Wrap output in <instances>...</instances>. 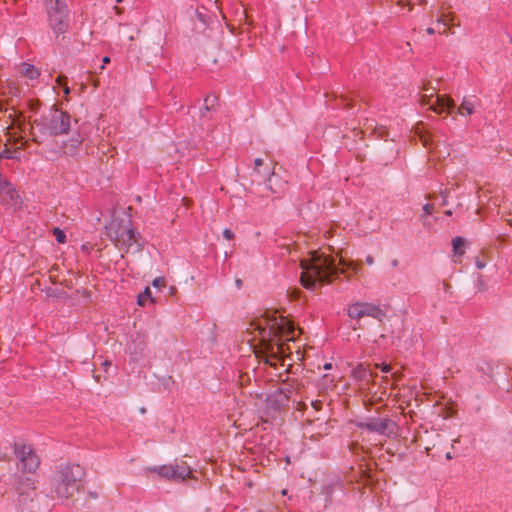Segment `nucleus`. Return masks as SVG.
Masks as SVG:
<instances>
[{
	"label": "nucleus",
	"instance_id": "f257e3e1",
	"mask_svg": "<svg viewBox=\"0 0 512 512\" xmlns=\"http://www.w3.org/2000/svg\"><path fill=\"white\" fill-rule=\"evenodd\" d=\"M265 326L259 325L263 351L266 354L264 362L273 366L272 359H283L285 356L284 341L293 340L294 325L282 315L266 314Z\"/></svg>",
	"mask_w": 512,
	"mask_h": 512
},
{
	"label": "nucleus",
	"instance_id": "f03ea898",
	"mask_svg": "<svg viewBox=\"0 0 512 512\" xmlns=\"http://www.w3.org/2000/svg\"><path fill=\"white\" fill-rule=\"evenodd\" d=\"M301 268L303 271L300 282L304 288L309 290H314L318 283H331L334 278L344 273L331 256H314L309 261H302Z\"/></svg>",
	"mask_w": 512,
	"mask_h": 512
},
{
	"label": "nucleus",
	"instance_id": "7ed1b4c3",
	"mask_svg": "<svg viewBox=\"0 0 512 512\" xmlns=\"http://www.w3.org/2000/svg\"><path fill=\"white\" fill-rule=\"evenodd\" d=\"M106 233L115 247L125 254L129 253L132 247H134L135 252H140L144 249L142 236L132 225L131 220H128V225H125L122 220L111 221L106 226Z\"/></svg>",
	"mask_w": 512,
	"mask_h": 512
},
{
	"label": "nucleus",
	"instance_id": "20e7f679",
	"mask_svg": "<svg viewBox=\"0 0 512 512\" xmlns=\"http://www.w3.org/2000/svg\"><path fill=\"white\" fill-rule=\"evenodd\" d=\"M85 469L79 464H61L53 479L54 492L58 498L69 499L80 488Z\"/></svg>",
	"mask_w": 512,
	"mask_h": 512
},
{
	"label": "nucleus",
	"instance_id": "39448f33",
	"mask_svg": "<svg viewBox=\"0 0 512 512\" xmlns=\"http://www.w3.org/2000/svg\"><path fill=\"white\" fill-rule=\"evenodd\" d=\"M33 124L39 128L41 134L53 137L65 135L71 128V115L53 105L39 119H35Z\"/></svg>",
	"mask_w": 512,
	"mask_h": 512
},
{
	"label": "nucleus",
	"instance_id": "423d86ee",
	"mask_svg": "<svg viewBox=\"0 0 512 512\" xmlns=\"http://www.w3.org/2000/svg\"><path fill=\"white\" fill-rule=\"evenodd\" d=\"M49 25L56 34L65 33L69 28V10L65 2L56 0L47 9Z\"/></svg>",
	"mask_w": 512,
	"mask_h": 512
},
{
	"label": "nucleus",
	"instance_id": "0eeeda50",
	"mask_svg": "<svg viewBox=\"0 0 512 512\" xmlns=\"http://www.w3.org/2000/svg\"><path fill=\"white\" fill-rule=\"evenodd\" d=\"M12 487L20 505L32 502L37 496L35 480L30 476L15 474L12 478Z\"/></svg>",
	"mask_w": 512,
	"mask_h": 512
},
{
	"label": "nucleus",
	"instance_id": "6e6552de",
	"mask_svg": "<svg viewBox=\"0 0 512 512\" xmlns=\"http://www.w3.org/2000/svg\"><path fill=\"white\" fill-rule=\"evenodd\" d=\"M14 454L21 464V470L25 473H34L39 468L40 459L30 445L15 442L13 444Z\"/></svg>",
	"mask_w": 512,
	"mask_h": 512
},
{
	"label": "nucleus",
	"instance_id": "1a4fd4ad",
	"mask_svg": "<svg viewBox=\"0 0 512 512\" xmlns=\"http://www.w3.org/2000/svg\"><path fill=\"white\" fill-rule=\"evenodd\" d=\"M356 427L391 437L395 434L396 423L389 418L369 417L366 421L357 422Z\"/></svg>",
	"mask_w": 512,
	"mask_h": 512
},
{
	"label": "nucleus",
	"instance_id": "9d476101",
	"mask_svg": "<svg viewBox=\"0 0 512 512\" xmlns=\"http://www.w3.org/2000/svg\"><path fill=\"white\" fill-rule=\"evenodd\" d=\"M153 472H157L160 477L166 480L183 481L190 477L192 470L186 464L181 462L175 465H162L158 468H153Z\"/></svg>",
	"mask_w": 512,
	"mask_h": 512
},
{
	"label": "nucleus",
	"instance_id": "9b49d317",
	"mask_svg": "<svg viewBox=\"0 0 512 512\" xmlns=\"http://www.w3.org/2000/svg\"><path fill=\"white\" fill-rule=\"evenodd\" d=\"M290 401V390L288 388H278L267 397V408L273 412H280L288 405Z\"/></svg>",
	"mask_w": 512,
	"mask_h": 512
},
{
	"label": "nucleus",
	"instance_id": "f8f14e48",
	"mask_svg": "<svg viewBox=\"0 0 512 512\" xmlns=\"http://www.w3.org/2000/svg\"><path fill=\"white\" fill-rule=\"evenodd\" d=\"M146 349V336L141 333H135V335L132 337L131 343L128 344V350L130 352L131 358L134 361L142 359L145 356Z\"/></svg>",
	"mask_w": 512,
	"mask_h": 512
},
{
	"label": "nucleus",
	"instance_id": "ddd939ff",
	"mask_svg": "<svg viewBox=\"0 0 512 512\" xmlns=\"http://www.w3.org/2000/svg\"><path fill=\"white\" fill-rule=\"evenodd\" d=\"M377 376V374L373 373L367 365L363 363H359L353 370H352V377L353 379L358 382L359 384L369 385L373 382L374 378Z\"/></svg>",
	"mask_w": 512,
	"mask_h": 512
},
{
	"label": "nucleus",
	"instance_id": "4468645a",
	"mask_svg": "<svg viewBox=\"0 0 512 512\" xmlns=\"http://www.w3.org/2000/svg\"><path fill=\"white\" fill-rule=\"evenodd\" d=\"M430 109L438 114H441L445 111L450 114L455 109V103L449 96L436 95V101L431 105Z\"/></svg>",
	"mask_w": 512,
	"mask_h": 512
},
{
	"label": "nucleus",
	"instance_id": "2eb2a0df",
	"mask_svg": "<svg viewBox=\"0 0 512 512\" xmlns=\"http://www.w3.org/2000/svg\"><path fill=\"white\" fill-rule=\"evenodd\" d=\"M84 138L78 133L77 136L70 138L63 143L64 153L69 156L77 154L80 146L82 145Z\"/></svg>",
	"mask_w": 512,
	"mask_h": 512
},
{
	"label": "nucleus",
	"instance_id": "dca6fc26",
	"mask_svg": "<svg viewBox=\"0 0 512 512\" xmlns=\"http://www.w3.org/2000/svg\"><path fill=\"white\" fill-rule=\"evenodd\" d=\"M364 308V316H369L381 321L384 317H386V313L383 309H381L378 305L373 303L363 302Z\"/></svg>",
	"mask_w": 512,
	"mask_h": 512
},
{
	"label": "nucleus",
	"instance_id": "f3484780",
	"mask_svg": "<svg viewBox=\"0 0 512 512\" xmlns=\"http://www.w3.org/2000/svg\"><path fill=\"white\" fill-rule=\"evenodd\" d=\"M20 74L23 77H26L30 80L37 79L40 76V72L38 69L33 65L29 63H22L20 68Z\"/></svg>",
	"mask_w": 512,
	"mask_h": 512
},
{
	"label": "nucleus",
	"instance_id": "a211bd4d",
	"mask_svg": "<svg viewBox=\"0 0 512 512\" xmlns=\"http://www.w3.org/2000/svg\"><path fill=\"white\" fill-rule=\"evenodd\" d=\"M363 302H356L349 306L348 308V316L352 319H360L365 317L364 316V308Z\"/></svg>",
	"mask_w": 512,
	"mask_h": 512
},
{
	"label": "nucleus",
	"instance_id": "6ab92c4d",
	"mask_svg": "<svg viewBox=\"0 0 512 512\" xmlns=\"http://www.w3.org/2000/svg\"><path fill=\"white\" fill-rule=\"evenodd\" d=\"M218 103V97L216 95H208L204 99V107L201 109V117L206 116V112H209L215 108Z\"/></svg>",
	"mask_w": 512,
	"mask_h": 512
},
{
	"label": "nucleus",
	"instance_id": "aec40b11",
	"mask_svg": "<svg viewBox=\"0 0 512 512\" xmlns=\"http://www.w3.org/2000/svg\"><path fill=\"white\" fill-rule=\"evenodd\" d=\"M150 301L152 303L155 302V300L152 297V292L149 287H146L142 293H140L137 297V303L139 306H146L147 302Z\"/></svg>",
	"mask_w": 512,
	"mask_h": 512
},
{
	"label": "nucleus",
	"instance_id": "412c9836",
	"mask_svg": "<svg viewBox=\"0 0 512 512\" xmlns=\"http://www.w3.org/2000/svg\"><path fill=\"white\" fill-rule=\"evenodd\" d=\"M465 245V239L457 236L452 240V247L455 256H462L464 254L463 247Z\"/></svg>",
	"mask_w": 512,
	"mask_h": 512
},
{
	"label": "nucleus",
	"instance_id": "4be33fe9",
	"mask_svg": "<svg viewBox=\"0 0 512 512\" xmlns=\"http://www.w3.org/2000/svg\"><path fill=\"white\" fill-rule=\"evenodd\" d=\"M474 112V104L468 100L464 99L457 110V113L460 115H471Z\"/></svg>",
	"mask_w": 512,
	"mask_h": 512
},
{
	"label": "nucleus",
	"instance_id": "5701e85b",
	"mask_svg": "<svg viewBox=\"0 0 512 512\" xmlns=\"http://www.w3.org/2000/svg\"><path fill=\"white\" fill-rule=\"evenodd\" d=\"M282 386L280 388H288L290 390V394L293 390L298 389L299 382L296 378L286 377L285 379H281Z\"/></svg>",
	"mask_w": 512,
	"mask_h": 512
},
{
	"label": "nucleus",
	"instance_id": "b1692460",
	"mask_svg": "<svg viewBox=\"0 0 512 512\" xmlns=\"http://www.w3.org/2000/svg\"><path fill=\"white\" fill-rule=\"evenodd\" d=\"M373 133L375 134L376 138L387 140L389 132L387 128L383 125L376 126L373 130Z\"/></svg>",
	"mask_w": 512,
	"mask_h": 512
},
{
	"label": "nucleus",
	"instance_id": "393cba45",
	"mask_svg": "<svg viewBox=\"0 0 512 512\" xmlns=\"http://www.w3.org/2000/svg\"><path fill=\"white\" fill-rule=\"evenodd\" d=\"M353 102H354V100L352 98H350L349 96L341 95L337 105L341 106L343 108L351 109L352 107H354Z\"/></svg>",
	"mask_w": 512,
	"mask_h": 512
},
{
	"label": "nucleus",
	"instance_id": "a878e982",
	"mask_svg": "<svg viewBox=\"0 0 512 512\" xmlns=\"http://www.w3.org/2000/svg\"><path fill=\"white\" fill-rule=\"evenodd\" d=\"M52 233L55 236V239L58 243L64 244L66 242L67 237H66L65 232L62 229L55 227V228H53Z\"/></svg>",
	"mask_w": 512,
	"mask_h": 512
},
{
	"label": "nucleus",
	"instance_id": "bb28decb",
	"mask_svg": "<svg viewBox=\"0 0 512 512\" xmlns=\"http://www.w3.org/2000/svg\"><path fill=\"white\" fill-rule=\"evenodd\" d=\"M0 158H4V159H14L15 158V155H14V152L9 149V148H5L3 149L1 152H0Z\"/></svg>",
	"mask_w": 512,
	"mask_h": 512
},
{
	"label": "nucleus",
	"instance_id": "cd10ccee",
	"mask_svg": "<svg viewBox=\"0 0 512 512\" xmlns=\"http://www.w3.org/2000/svg\"><path fill=\"white\" fill-rule=\"evenodd\" d=\"M152 285L157 288L164 287L166 285V280L164 277H157L153 280Z\"/></svg>",
	"mask_w": 512,
	"mask_h": 512
},
{
	"label": "nucleus",
	"instance_id": "c85d7f7f",
	"mask_svg": "<svg viewBox=\"0 0 512 512\" xmlns=\"http://www.w3.org/2000/svg\"><path fill=\"white\" fill-rule=\"evenodd\" d=\"M445 17H446V16L439 17V18L437 19V22H438V23H441V24H443V25H445V26H446V25H448V23H450V22H452V21L454 20V15H452V14H449V15H448V17H449V19H448V20H447Z\"/></svg>",
	"mask_w": 512,
	"mask_h": 512
},
{
	"label": "nucleus",
	"instance_id": "c756f323",
	"mask_svg": "<svg viewBox=\"0 0 512 512\" xmlns=\"http://www.w3.org/2000/svg\"><path fill=\"white\" fill-rule=\"evenodd\" d=\"M376 368H379L383 373H389L391 371V366L386 363L376 364Z\"/></svg>",
	"mask_w": 512,
	"mask_h": 512
},
{
	"label": "nucleus",
	"instance_id": "7c9ffc66",
	"mask_svg": "<svg viewBox=\"0 0 512 512\" xmlns=\"http://www.w3.org/2000/svg\"><path fill=\"white\" fill-rule=\"evenodd\" d=\"M433 210H434L433 204L427 203L423 206V212H424V215H426V216L432 214Z\"/></svg>",
	"mask_w": 512,
	"mask_h": 512
},
{
	"label": "nucleus",
	"instance_id": "2f4dec72",
	"mask_svg": "<svg viewBox=\"0 0 512 512\" xmlns=\"http://www.w3.org/2000/svg\"><path fill=\"white\" fill-rule=\"evenodd\" d=\"M56 83L61 86V87H64L65 84H67V77L64 76V75H59L57 78H56Z\"/></svg>",
	"mask_w": 512,
	"mask_h": 512
},
{
	"label": "nucleus",
	"instance_id": "473e14b6",
	"mask_svg": "<svg viewBox=\"0 0 512 512\" xmlns=\"http://www.w3.org/2000/svg\"><path fill=\"white\" fill-rule=\"evenodd\" d=\"M222 234L227 240H232L234 238V233L230 229H224Z\"/></svg>",
	"mask_w": 512,
	"mask_h": 512
},
{
	"label": "nucleus",
	"instance_id": "72a5a7b5",
	"mask_svg": "<svg viewBox=\"0 0 512 512\" xmlns=\"http://www.w3.org/2000/svg\"><path fill=\"white\" fill-rule=\"evenodd\" d=\"M263 165V160L261 158H256L254 160V170L258 172V168Z\"/></svg>",
	"mask_w": 512,
	"mask_h": 512
},
{
	"label": "nucleus",
	"instance_id": "f704fd0d",
	"mask_svg": "<svg viewBox=\"0 0 512 512\" xmlns=\"http://www.w3.org/2000/svg\"><path fill=\"white\" fill-rule=\"evenodd\" d=\"M312 405H313V407H314L316 410H320V409H321V407H322V402H321V401H319V400H316V401H313V402H312Z\"/></svg>",
	"mask_w": 512,
	"mask_h": 512
},
{
	"label": "nucleus",
	"instance_id": "c9c22d12",
	"mask_svg": "<svg viewBox=\"0 0 512 512\" xmlns=\"http://www.w3.org/2000/svg\"><path fill=\"white\" fill-rule=\"evenodd\" d=\"M365 262L368 264V265H372L374 263V258L372 255H367L366 256V259H365Z\"/></svg>",
	"mask_w": 512,
	"mask_h": 512
},
{
	"label": "nucleus",
	"instance_id": "e433bc0d",
	"mask_svg": "<svg viewBox=\"0 0 512 512\" xmlns=\"http://www.w3.org/2000/svg\"><path fill=\"white\" fill-rule=\"evenodd\" d=\"M475 264L478 269H483L485 267V263L480 261L479 259H476Z\"/></svg>",
	"mask_w": 512,
	"mask_h": 512
},
{
	"label": "nucleus",
	"instance_id": "4c0bfd02",
	"mask_svg": "<svg viewBox=\"0 0 512 512\" xmlns=\"http://www.w3.org/2000/svg\"><path fill=\"white\" fill-rule=\"evenodd\" d=\"M102 366H103L104 371H107V369L111 366V362H110V361H108V360H105V361L102 363Z\"/></svg>",
	"mask_w": 512,
	"mask_h": 512
},
{
	"label": "nucleus",
	"instance_id": "58836bf2",
	"mask_svg": "<svg viewBox=\"0 0 512 512\" xmlns=\"http://www.w3.org/2000/svg\"><path fill=\"white\" fill-rule=\"evenodd\" d=\"M62 88H63V92L65 95H68L70 93V88L68 87L67 84H65L64 87H62Z\"/></svg>",
	"mask_w": 512,
	"mask_h": 512
},
{
	"label": "nucleus",
	"instance_id": "ea45409f",
	"mask_svg": "<svg viewBox=\"0 0 512 512\" xmlns=\"http://www.w3.org/2000/svg\"><path fill=\"white\" fill-rule=\"evenodd\" d=\"M89 497L93 498V499H96L98 497V494L97 492H93V491H90L88 493Z\"/></svg>",
	"mask_w": 512,
	"mask_h": 512
},
{
	"label": "nucleus",
	"instance_id": "a19ab883",
	"mask_svg": "<svg viewBox=\"0 0 512 512\" xmlns=\"http://www.w3.org/2000/svg\"><path fill=\"white\" fill-rule=\"evenodd\" d=\"M93 377H94V379H95V381H96V382L101 383V376H100V375H98V374H93Z\"/></svg>",
	"mask_w": 512,
	"mask_h": 512
},
{
	"label": "nucleus",
	"instance_id": "79ce46f5",
	"mask_svg": "<svg viewBox=\"0 0 512 512\" xmlns=\"http://www.w3.org/2000/svg\"><path fill=\"white\" fill-rule=\"evenodd\" d=\"M426 32L429 35H433L435 33V30L433 28L429 27V28L426 29Z\"/></svg>",
	"mask_w": 512,
	"mask_h": 512
},
{
	"label": "nucleus",
	"instance_id": "37998d69",
	"mask_svg": "<svg viewBox=\"0 0 512 512\" xmlns=\"http://www.w3.org/2000/svg\"><path fill=\"white\" fill-rule=\"evenodd\" d=\"M398 264H399V261H398L397 259H393V260L391 261V265H392L393 267H397V266H398Z\"/></svg>",
	"mask_w": 512,
	"mask_h": 512
},
{
	"label": "nucleus",
	"instance_id": "c03bdc74",
	"mask_svg": "<svg viewBox=\"0 0 512 512\" xmlns=\"http://www.w3.org/2000/svg\"><path fill=\"white\" fill-rule=\"evenodd\" d=\"M102 61H103L104 64H107V63L110 62V57L109 56H105V57H103Z\"/></svg>",
	"mask_w": 512,
	"mask_h": 512
},
{
	"label": "nucleus",
	"instance_id": "a18cd8bd",
	"mask_svg": "<svg viewBox=\"0 0 512 512\" xmlns=\"http://www.w3.org/2000/svg\"><path fill=\"white\" fill-rule=\"evenodd\" d=\"M323 368L325 370H330L332 368V364L331 363H326Z\"/></svg>",
	"mask_w": 512,
	"mask_h": 512
},
{
	"label": "nucleus",
	"instance_id": "49530a36",
	"mask_svg": "<svg viewBox=\"0 0 512 512\" xmlns=\"http://www.w3.org/2000/svg\"><path fill=\"white\" fill-rule=\"evenodd\" d=\"M236 286H237L238 288H240V287L242 286V280H241V279H237V280H236Z\"/></svg>",
	"mask_w": 512,
	"mask_h": 512
},
{
	"label": "nucleus",
	"instance_id": "de8ad7c7",
	"mask_svg": "<svg viewBox=\"0 0 512 512\" xmlns=\"http://www.w3.org/2000/svg\"><path fill=\"white\" fill-rule=\"evenodd\" d=\"M452 458H453V455L451 454V452H447L446 459L451 460Z\"/></svg>",
	"mask_w": 512,
	"mask_h": 512
},
{
	"label": "nucleus",
	"instance_id": "09e8293b",
	"mask_svg": "<svg viewBox=\"0 0 512 512\" xmlns=\"http://www.w3.org/2000/svg\"><path fill=\"white\" fill-rule=\"evenodd\" d=\"M4 460H6V454L5 453H3V454L0 453V461H4Z\"/></svg>",
	"mask_w": 512,
	"mask_h": 512
},
{
	"label": "nucleus",
	"instance_id": "8fccbe9b",
	"mask_svg": "<svg viewBox=\"0 0 512 512\" xmlns=\"http://www.w3.org/2000/svg\"><path fill=\"white\" fill-rule=\"evenodd\" d=\"M445 214H446L447 216H451V215H452V211H451V210H447V211H445Z\"/></svg>",
	"mask_w": 512,
	"mask_h": 512
},
{
	"label": "nucleus",
	"instance_id": "3c124183",
	"mask_svg": "<svg viewBox=\"0 0 512 512\" xmlns=\"http://www.w3.org/2000/svg\"><path fill=\"white\" fill-rule=\"evenodd\" d=\"M419 3H420V4H426V3H427V1H426V0H419Z\"/></svg>",
	"mask_w": 512,
	"mask_h": 512
},
{
	"label": "nucleus",
	"instance_id": "603ef678",
	"mask_svg": "<svg viewBox=\"0 0 512 512\" xmlns=\"http://www.w3.org/2000/svg\"><path fill=\"white\" fill-rule=\"evenodd\" d=\"M428 93H430V97L433 96V93H431V90H428Z\"/></svg>",
	"mask_w": 512,
	"mask_h": 512
},
{
	"label": "nucleus",
	"instance_id": "864d4df0",
	"mask_svg": "<svg viewBox=\"0 0 512 512\" xmlns=\"http://www.w3.org/2000/svg\"><path fill=\"white\" fill-rule=\"evenodd\" d=\"M428 93H430V97L433 96V93H431V90H428Z\"/></svg>",
	"mask_w": 512,
	"mask_h": 512
},
{
	"label": "nucleus",
	"instance_id": "5fc2aeb1",
	"mask_svg": "<svg viewBox=\"0 0 512 512\" xmlns=\"http://www.w3.org/2000/svg\"><path fill=\"white\" fill-rule=\"evenodd\" d=\"M284 350H285V351H286V350H289V347H286V345H285V346H284Z\"/></svg>",
	"mask_w": 512,
	"mask_h": 512
},
{
	"label": "nucleus",
	"instance_id": "6e6d98bb",
	"mask_svg": "<svg viewBox=\"0 0 512 512\" xmlns=\"http://www.w3.org/2000/svg\"><path fill=\"white\" fill-rule=\"evenodd\" d=\"M116 2H117V3H120V2H122V0H116Z\"/></svg>",
	"mask_w": 512,
	"mask_h": 512
}]
</instances>
